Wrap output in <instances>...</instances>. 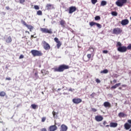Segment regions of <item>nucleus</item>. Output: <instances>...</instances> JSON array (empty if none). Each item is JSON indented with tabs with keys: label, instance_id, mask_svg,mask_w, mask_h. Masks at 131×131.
<instances>
[{
	"label": "nucleus",
	"instance_id": "3c124183",
	"mask_svg": "<svg viewBox=\"0 0 131 131\" xmlns=\"http://www.w3.org/2000/svg\"><path fill=\"white\" fill-rule=\"evenodd\" d=\"M113 82L114 83H116V82H117V80H116V79H114V80H113Z\"/></svg>",
	"mask_w": 131,
	"mask_h": 131
},
{
	"label": "nucleus",
	"instance_id": "c03bdc74",
	"mask_svg": "<svg viewBox=\"0 0 131 131\" xmlns=\"http://www.w3.org/2000/svg\"><path fill=\"white\" fill-rule=\"evenodd\" d=\"M19 3L21 4H23L24 3H25V0H19Z\"/></svg>",
	"mask_w": 131,
	"mask_h": 131
},
{
	"label": "nucleus",
	"instance_id": "4d7b16f0",
	"mask_svg": "<svg viewBox=\"0 0 131 131\" xmlns=\"http://www.w3.org/2000/svg\"><path fill=\"white\" fill-rule=\"evenodd\" d=\"M122 88H126L127 85L126 84L122 85Z\"/></svg>",
	"mask_w": 131,
	"mask_h": 131
},
{
	"label": "nucleus",
	"instance_id": "864d4df0",
	"mask_svg": "<svg viewBox=\"0 0 131 131\" xmlns=\"http://www.w3.org/2000/svg\"><path fill=\"white\" fill-rule=\"evenodd\" d=\"M103 125H106L107 124V121H104L103 123Z\"/></svg>",
	"mask_w": 131,
	"mask_h": 131
},
{
	"label": "nucleus",
	"instance_id": "1a4fd4ad",
	"mask_svg": "<svg viewBox=\"0 0 131 131\" xmlns=\"http://www.w3.org/2000/svg\"><path fill=\"white\" fill-rule=\"evenodd\" d=\"M72 102L74 104H80L82 102V100L79 98H74L72 100Z\"/></svg>",
	"mask_w": 131,
	"mask_h": 131
},
{
	"label": "nucleus",
	"instance_id": "bb28decb",
	"mask_svg": "<svg viewBox=\"0 0 131 131\" xmlns=\"http://www.w3.org/2000/svg\"><path fill=\"white\" fill-rule=\"evenodd\" d=\"M118 116L119 117H124V116H125V114H124V113L121 112L119 113Z\"/></svg>",
	"mask_w": 131,
	"mask_h": 131
},
{
	"label": "nucleus",
	"instance_id": "774afa93",
	"mask_svg": "<svg viewBox=\"0 0 131 131\" xmlns=\"http://www.w3.org/2000/svg\"><path fill=\"white\" fill-rule=\"evenodd\" d=\"M129 131H131V128L129 130Z\"/></svg>",
	"mask_w": 131,
	"mask_h": 131
},
{
	"label": "nucleus",
	"instance_id": "39448f33",
	"mask_svg": "<svg viewBox=\"0 0 131 131\" xmlns=\"http://www.w3.org/2000/svg\"><path fill=\"white\" fill-rule=\"evenodd\" d=\"M127 3V0H117L116 2V5L118 7H123L125 4Z\"/></svg>",
	"mask_w": 131,
	"mask_h": 131
},
{
	"label": "nucleus",
	"instance_id": "a18cd8bd",
	"mask_svg": "<svg viewBox=\"0 0 131 131\" xmlns=\"http://www.w3.org/2000/svg\"><path fill=\"white\" fill-rule=\"evenodd\" d=\"M96 82L97 83H100V82H101V80H100V79H96Z\"/></svg>",
	"mask_w": 131,
	"mask_h": 131
},
{
	"label": "nucleus",
	"instance_id": "4be33fe9",
	"mask_svg": "<svg viewBox=\"0 0 131 131\" xmlns=\"http://www.w3.org/2000/svg\"><path fill=\"white\" fill-rule=\"evenodd\" d=\"M7 96V94L5 91H1L0 92V97H4Z\"/></svg>",
	"mask_w": 131,
	"mask_h": 131
},
{
	"label": "nucleus",
	"instance_id": "e433bc0d",
	"mask_svg": "<svg viewBox=\"0 0 131 131\" xmlns=\"http://www.w3.org/2000/svg\"><path fill=\"white\" fill-rule=\"evenodd\" d=\"M21 23H22V24H23V25H24L25 26H26V27L27 26V25H28L27 24V23H26V22H25V21H24V20H21Z\"/></svg>",
	"mask_w": 131,
	"mask_h": 131
},
{
	"label": "nucleus",
	"instance_id": "680f3d73",
	"mask_svg": "<svg viewBox=\"0 0 131 131\" xmlns=\"http://www.w3.org/2000/svg\"><path fill=\"white\" fill-rule=\"evenodd\" d=\"M119 90H122V88L119 87Z\"/></svg>",
	"mask_w": 131,
	"mask_h": 131
},
{
	"label": "nucleus",
	"instance_id": "7c9ffc66",
	"mask_svg": "<svg viewBox=\"0 0 131 131\" xmlns=\"http://www.w3.org/2000/svg\"><path fill=\"white\" fill-rule=\"evenodd\" d=\"M111 14L112 16H117V15H118V13H117V12L116 11H113Z\"/></svg>",
	"mask_w": 131,
	"mask_h": 131
},
{
	"label": "nucleus",
	"instance_id": "a19ab883",
	"mask_svg": "<svg viewBox=\"0 0 131 131\" xmlns=\"http://www.w3.org/2000/svg\"><path fill=\"white\" fill-rule=\"evenodd\" d=\"M34 9L35 10H39V7L37 5H35Z\"/></svg>",
	"mask_w": 131,
	"mask_h": 131
},
{
	"label": "nucleus",
	"instance_id": "de8ad7c7",
	"mask_svg": "<svg viewBox=\"0 0 131 131\" xmlns=\"http://www.w3.org/2000/svg\"><path fill=\"white\" fill-rule=\"evenodd\" d=\"M24 58V55L21 54L19 57V59H23Z\"/></svg>",
	"mask_w": 131,
	"mask_h": 131
},
{
	"label": "nucleus",
	"instance_id": "f257e3e1",
	"mask_svg": "<svg viewBox=\"0 0 131 131\" xmlns=\"http://www.w3.org/2000/svg\"><path fill=\"white\" fill-rule=\"evenodd\" d=\"M69 69V66L61 64L58 68H54V72H63L64 70Z\"/></svg>",
	"mask_w": 131,
	"mask_h": 131
},
{
	"label": "nucleus",
	"instance_id": "ea45409f",
	"mask_svg": "<svg viewBox=\"0 0 131 131\" xmlns=\"http://www.w3.org/2000/svg\"><path fill=\"white\" fill-rule=\"evenodd\" d=\"M92 98H94L96 96V93L93 92L92 94L90 95Z\"/></svg>",
	"mask_w": 131,
	"mask_h": 131
},
{
	"label": "nucleus",
	"instance_id": "a878e982",
	"mask_svg": "<svg viewBox=\"0 0 131 131\" xmlns=\"http://www.w3.org/2000/svg\"><path fill=\"white\" fill-rule=\"evenodd\" d=\"M31 106L32 107V109H37V108H38V106L35 104H31Z\"/></svg>",
	"mask_w": 131,
	"mask_h": 131
},
{
	"label": "nucleus",
	"instance_id": "9b49d317",
	"mask_svg": "<svg viewBox=\"0 0 131 131\" xmlns=\"http://www.w3.org/2000/svg\"><path fill=\"white\" fill-rule=\"evenodd\" d=\"M75 11H76V7L75 6H72L69 8V14H72Z\"/></svg>",
	"mask_w": 131,
	"mask_h": 131
},
{
	"label": "nucleus",
	"instance_id": "338daca9",
	"mask_svg": "<svg viewBox=\"0 0 131 131\" xmlns=\"http://www.w3.org/2000/svg\"><path fill=\"white\" fill-rule=\"evenodd\" d=\"M42 95H43V94H44V93H43V92H42Z\"/></svg>",
	"mask_w": 131,
	"mask_h": 131
},
{
	"label": "nucleus",
	"instance_id": "7ed1b4c3",
	"mask_svg": "<svg viewBox=\"0 0 131 131\" xmlns=\"http://www.w3.org/2000/svg\"><path fill=\"white\" fill-rule=\"evenodd\" d=\"M31 53L33 57H40L42 56V52L41 51L32 50L31 51Z\"/></svg>",
	"mask_w": 131,
	"mask_h": 131
},
{
	"label": "nucleus",
	"instance_id": "20e7f679",
	"mask_svg": "<svg viewBox=\"0 0 131 131\" xmlns=\"http://www.w3.org/2000/svg\"><path fill=\"white\" fill-rule=\"evenodd\" d=\"M40 31L42 33H49V34H53V30L52 29H48L46 28H41Z\"/></svg>",
	"mask_w": 131,
	"mask_h": 131
},
{
	"label": "nucleus",
	"instance_id": "6e6d98bb",
	"mask_svg": "<svg viewBox=\"0 0 131 131\" xmlns=\"http://www.w3.org/2000/svg\"><path fill=\"white\" fill-rule=\"evenodd\" d=\"M6 10H10V7L7 6V7H6Z\"/></svg>",
	"mask_w": 131,
	"mask_h": 131
},
{
	"label": "nucleus",
	"instance_id": "6ab92c4d",
	"mask_svg": "<svg viewBox=\"0 0 131 131\" xmlns=\"http://www.w3.org/2000/svg\"><path fill=\"white\" fill-rule=\"evenodd\" d=\"M117 125H118V124L115 122H111L110 124V126L111 127H117Z\"/></svg>",
	"mask_w": 131,
	"mask_h": 131
},
{
	"label": "nucleus",
	"instance_id": "aec40b11",
	"mask_svg": "<svg viewBox=\"0 0 131 131\" xmlns=\"http://www.w3.org/2000/svg\"><path fill=\"white\" fill-rule=\"evenodd\" d=\"M41 73L43 74V76H45V75H47V74H49V71H46V70H42L41 71Z\"/></svg>",
	"mask_w": 131,
	"mask_h": 131
},
{
	"label": "nucleus",
	"instance_id": "f03ea898",
	"mask_svg": "<svg viewBox=\"0 0 131 131\" xmlns=\"http://www.w3.org/2000/svg\"><path fill=\"white\" fill-rule=\"evenodd\" d=\"M116 47L117 48V51L120 53H125L127 51L126 47L122 46V44L120 41L117 42Z\"/></svg>",
	"mask_w": 131,
	"mask_h": 131
},
{
	"label": "nucleus",
	"instance_id": "4c0bfd02",
	"mask_svg": "<svg viewBox=\"0 0 131 131\" xmlns=\"http://www.w3.org/2000/svg\"><path fill=\"white\" fill-rule=\"evenodd\" d=\"M54 41H55V42H56V43H57L58 42H60V40H59V39L57 37L54 38Z\"/></svg>",
	"mask_w": 131,
	"mask_h": 131
},
{
	"label": "nucleus",
	"instance_id": "423d86ee",
	"mask_svg": "<svg viewBox=\"0 0 131 131\" xmlns=\"http://www.w3.org/2000/svg\"><path fill=\"white\" fill-rule=\"evenodd\" d=\"M121 33H122V29L120 28H116L113 30V34L118 35V34H120Z\"/></svg>",
	"mask_w": 131,
	"mask_h": 131
},
{
	"label": "nucleus",
	"instance_id": "0eeeda50",
	"mask_svg": "<svg viewBox=\"0 0 131 131\" xmlns=\"http://www.w3.org/2000/svg\"><path fill=\"white\" fill-rule=\"evenodd\" d=\"M42 44H43V47L44 50H46V51H48L49 50H50L51 46H50V44H49L46 41H42Z\"/></svg>",
	"mask_w": 131,
	"mask_h": 131
},
{
	"label": "nucleus",
	"instance_id": "5fc2aeb1",
	"mask_svg": "<svg viewBox=\"0 0 131 131\" xmlns=\"http://www.w3.org/2000/svg\"><path fill=\"white\" fill-rule=\"evenodd\" d=\"M73 91H74V89H72V88H70V89L69 90V92H73Z\"/></svg>",
	"mask_w": 131,
	"mask_h": 131
},
{
	"label": "nucleus",
	"instance_id": "0e129e2a",
	"mask_svg": "<svg viewBox=\"0 0 131 131\" xmlns=\"http://www.w3.org/2000/svg\"><path fill=\"white\" fill-rule=\"evenodd\" d=\"M113 82V81H111V84H112Z\"/></svg>",
	"mask_w": 131,
	"mask_h": 131
},
{
	"label": "nucleus",
	"instance_id": "dca6fc26",
	"mask_svg": "<svg viewBox=\"0 0 131 131\" xmlns=\"http://www.w3.org/2000/svg\"><path fill=\"white\" fill-rule=\"evenodd\" d=\"M103 106L105 108H111V104L108 101H105L103 103Z\"/></svg>",
	"mask_w": 131,
	"mask_h": 131
},
{
	"label": "nucleus",
	"instance_id": "ddd939ff",
	"mask_svg": "<svg viewBox=\"0 0 131 131\" xmlns=\"http://www.w3.org/2000/svg\"><path fill=\"white\" fill-rule=\"evenodd\" d=\"M5 41L7 43H11V42L13 41V40L12 39V37H11V36L7 37L5 39Z\"/></svg>",
	"mask_w": 131,
	"mask_h": 131
},
{
	"label": "nucleus",
	"instance_id": "f3484780",
	"mask_svg": "<svg viewBox=\"0 0 131 131\" xmlns=\"http://www.w3.org/2000/svg\"><path fill=\"white\" fill-rule=\"evenodd\" d=\"M68 129V127L64 124H62L61 126L60 130V131H67Z\"/></svg>",
	"mask_w": 131,
	"mask_h": 131
},
{
	"label": "nucleus",
	"instance_id": "b1692460",
	"mask_svg": "<svg viewBox=\"0 0 131 131\" xmlns=\"http://www.w3.org/2000/svg\"><path fill=\"white\" fill-rule=\"evenodd\" d=\"M91 57H92V55L91 54H88L87 55V57H88V59H87V60L84 59V61L85 62H89V61H90V60H91Z\"/></svg>",
	"mask_w": 131,
	"mask_h": 131
},
{
	"label": "nucleus",
	"instance_id": "393cba45",
	"mask_svg": "<svg viewBox=\"0 0 131 131\" xmlns=\"http://www.w3.org/2000/svg\"><path fill=\"white\" fill-rule=\"evenodd\" d=\"M108 72H109V71H108V70H107V69H105L103 71H101L100 72V73H103L104 74H107V73H108Z\"/></svg>",
	"mask_w": 131,
	"mask_h": 131
},
{
	"label": "nucleus",
	"instance_id": "473e14b6",
	"mask_svg": "<svg viewBox=\"0 0 131 131\" xmlns=\"http://www.w3.org/2000/svg\"><path fill=\"white\" fill-rule=\"evenodd\" d=\"M57 49H60V47H61V46H62V43H61V41H60L57 42Z\"/></svg>",
	"mask_w": 131,
	"mask_h": 131
},
{
	"label": "nucleus",
	"instance_id": "412c9836",
	"mask_svg": "<svg viewBox=\"0 0 131 131\" xmlns=\"http://www.w3.org/2000/svg\"><path fill=\"white\" fill-rule=\"evenodd\" d=\"M59 114V113H56V112H55L54 111H53L52 112V114L53 116V118H58V114Z\"/></svg>",
	"mask_w": 131,
	"mask_h": 131
},
{
	"label": "nucleus",
	"instance_id": "bf43d9fd",
	"mask_svg": "<svg viewBox=\"0 0 131 131\" xmlns=\"http://www.w3.org/2000/svg\"><path fill=\"white\" fill-rule=\"evenodd\" d=\"M2 14L5 16V15H6V12H2Z\"/></svg>",
	"mask_w": 131,
	"mask_h": 131
},
{
	"label": "nucleus",
	"instance_id": "4468645a",
	"mask_svg": "<svg viewBox=\"0 0 131 131\" xmlns=\"http://www.w3.org/2000/svg\"><path fill=\"white\" fill-rule=\"evenodd\" d=\"M104 119V118H103V116H96L95 117V120L98 122L102 121Z\"/></svg>",
	"mask_w": 131,
	"mask_h": 131
},
{
	"label": "nucleus",
	"instance_id": "72a5a7b5",
	"mask_svg": "<svg viewBox=\"0 0 131 131\" xmlns=\"http://www.w3.org/2000/svg\"><path fill=\"white\" fill-rule=\"evenodd\" d=\"M95 20H96V21H98V20H101V17H100V16H96L95 17Z\"/></svg>",
	"mask_w": 131,
	"mask_h": 131
},
{
	"label": "nucleus",
	"instance_id": "37998d69",
	"mask_svg": "<svg viewBox=\"0 0 131 131\" xmlns=\"http://www.w3.org/2000/svg\"><path fill=\"white\" fill-rule=\"evenodd\" d=\"M127 50H131V44H129L128 46L126 47Z\"/></svg>",
	"mask_w": 131,
	"mask_h": 131
},
{
	"label": "nucleus",
	"instance_id": "cd10ccee",
	"mask_svg": "<svg viewBox=\"0 0 131 131\" xmlns=\"http://www.w3.org/2000/svg\"><path fill=\"white\" fill-rule=\"evenodd\" d=\"M97 23H95L94 21H91L89 23V25L91 27H93V26H94V25H96Z\"/></svg>",
	"mask_w": 131,
	"mask_h": 131
},
{
	"label": "nucleus",
	"instance_id": "09e8293b",
	"mask_svg": "<svg viewBox=\"0 0 131 131\" xmlns=\"http://www.w3.org/2000/svg\"><path fill=\"white\" fill-rule=\"evenodd\" d=\"M103 54H108V51L107 50H103Z\"/></svg>",
	"mask_w": 131,
	"mask_h": 131
},
{
	"label": "nucleus",
	"instance_id": "e2e57ef3",
	"mask_svg": "<svg viewBox=\"0 0 131 131\" xmlns=\"http://www.w3.org/2000/svg\"><path fill=\"white\" fill-rule=\"evenodd\" d=\"M31 37L33 38V37H34V36L33 35H32L31 36Z\"/></svg>",
	"mask_w": 131,
	"mask_h": 131
},
{
	"label": "nucleus",
	"instance_id": "13d9d810",
	"mask_svg": "<svg viewBox=\"0 0 131 131\" xmlns=\"http://www.w3.org/2000/svg\"><path fill=\"white\" fill-rule=\"evenodd\" d=\"M26 33H28V34H30V33L28 31H26Z\"/></svg>",
	"mask_w": 131,
	"mask_h": 131
},
{
	"label": "nucleus",
	"instance_id": "9d476101",
	"mask_svg": "<svg viewBox=\"0 0 131 131\" xmlns=\"http://www.w3.org/2000/svg\"><path fill=\"white\" fill-rule=\"evenodd\" d=\"M57 123H56V121H55V125H51L49 127V131H55L57 130Z\"/></svg>",
	"mask_w": 131,
	"mask_h": 131
},
{
	"label": "nucleus",
	"instance_id": "69168bd1",
	"mask_svg": "<svg viewBox=\"0 0 131 131\" xmlns=\"http://www.w3.org/2000/svg\"><path fill=\"white\" fill-rule=\"evenodd\" d=\"M57 91H61V89H58Z\"/></svg>",
	"mask_w": 131,
	"mask_h": 131
},
{
	"label": "nucleus",
	"instance_id": "2eb2a0df",
	"mask_svg": "<svg viewBox=\"0 0 131 131\" xmlns=\"http://www.w3.org/2000/svg\"><path fill=\"white\" fill-rule=\"evenodd\" d=\"M129 23V21H128V19H125L123 20H122L121 24H122L123 26L127 25Z\"/></svg>",
	"mask_w": 131,
	"mask_h": 131
},
{
	"label": "nucleus",
	"instance_id": "f8f14e48",
	"mask_svg": "<svg viewBox=\"0 0 131 131\" xmlns=\"http://www.w3.org/2000/svg\"><path fill=\"white\" fill-rule=\"evenodd\" d=\"M59 24L62 28L66 27V21L64 19H61L59 21Z\"/></svg>",
	"mask_w": 131,
	"mask_h": 131
},
{
	"label": "nucleus",
	"instance_id": "a211bd4d",
	"mask_svg": "<svg viewBox=\"0 0 131 131\" xmlns=\"http://www.w3.org/2000/svg\"><path fill=\"white\" fill-rule=\"evenodd\" d=\"M121 85V83H118L115 84L114 85L112 86L111 88V90H115V89H117L119 85Z\"/></svg>",
	"mask_w": 131,
	"mask_h": 131
},
{
	"label": "nucleus",
	"instance_id": "c9c22d12",
	"mask_svg": "<svg viewBox=\"0 0 131 131\" xmlns=\"http://www.w3.org/2000/svg\"><path fill=\"white\" fill-rule=\"evenodd\" d=\"M92 4L95 5L96 3H98V0H91Z\"/></svg>",
	"mask_w": 131,
	"mask_h": 131
},
{
	"label": "nucleus",
	"instance_id": "603ef678",
	"mask_svg": "<svg viewBox=\"0 0 131 131\" xmlns=\"http://www.w3.org/2000/svg\"><path fill=\"white\" fill-rule=\"evenodd\" d=\"M12 79L10 77L6 78V80H11Z\"/></svg>",
	"mask_w": 131,
	"mask_h": 131
},
{
	"label": "nucleus",
	"instance_id": "58836bf2",
	"mask_svg": "<svg viewBox=\"0 0 131 131\" xmlns=\"http://www.w3.org/2000/svg\"><path fill=\"white\" fill-rule=\"evenodd\" d=\"M96 25L98 28H102V25L101 24L96 23Z\"/></svg>",
	"mask_w": 131,
	"mask_h": 131
},
{
	"label": "nucleus",
	"instance_id": "79ce46f5",
	"mask_svg": "<svg viewBox=\"0 0 131 131\" xmlns=\"http://www.w3.org/2000/svg\"><path fill=\"white\" fill-rule=\"evenodd\" d=\"M35 76L36 78H38V77H39L38 76V72H36V73H35Z\"/></svg>",
	"mask_w": 131,
	"mask_h": 131
},
{
	"label": "nucleus",
	"instance_id": "2f4dec72",
	"mask_svg": "<svg viewBox=\"0 0 131 131\" xmlns=\"http://www.w3.org/2000/svg\"><path fill=\"white\" fill-rule=\"evenodd\" d=\"M106 5H107V2L106 1H102L101 3V6H106Z\"/></svg>",
	"mask_w": 131,
	"mask_h": 131
},
{
	"label": "nucleus",
	"instance_id": "c756f323",
	"mask_svg": "<svg viewBox=\"0 0 131 131\" xmlns=\"http://www.w3.org/2000/svg\"><path fill=\"white\" fill-rule=\"evenodd\" d=\"M37 15L38 16H41V15H42V11H41V10H38L37 12Z\"/></svg>",
	"mask_w": 131,
	"mask_h": 131
},
{
	"label": "nucleus",
	"instance_id": "c85d7f7f",
	"mask_svg": "<svg viewBox=\"0 0 131 131\" xmlns=\"http://www.w3.org/2000/svg\"><path fill=\"white\" fill-rule=\"evenodd\" d=\"M52 4H47L46 6L47 10H51V9H52Z\"/></svg>",
	"mask_w": 131,
	"mask_h": 131
},
{
	"label": "nucleus",
	"instance_id": "5701e85b",
	"mask_svg": "<svg viewBox=\"0 0 131 131\" xmlns=\"http://www.w3.org/2000/svg\"><path fill=\"white\" fill-rule=\"evenodd\" d=\"M27 28H28V29H29L30 31H32V30L33 29L34 27L33 26L30 25H28L26 26Z\"/></svg>",
	"mask_w": 131,
	"mask_h": 131
},
{
	"label": "nucleus",
	"instance_id": "8fccbe9b",
	"mask_svg": "<svg viewBox=\"0 0 131 131\" xmlns=\"http://www.w3.org/2000/svg\"><path fill=\"white\" fill-rule=\"evenodd\" d=\"M41 131H48V130H47V128H43L41 129Z\"/></svg>",
	"mask_w": 131,
	"mask_h": 131
},
{
	"label": "nucleus",
	"instance_id": "6e6552de",
	"mask_svg": "<svg viewBox=\"0 0 131 131\" xmlns=\"http://www.w3.org/2000/svg\"><path fill=\"white\" fill-rule=\"evenodd\" d=\"M127 122L125 123L124 125V127L126 130H128L131 127V120H128Z\"/></svg>",
	"mask_w": 131,
	"mask_h": 131
},
{
	"label": "nucleus",
	"instance_id": "052dcab7",
	"mask_svg": "<svg viewBox=\"0 0 131 131\" xmlns=\"http://www.w3.org/2000/svg\"><path fill=\"white\" fill-rule=\"evenodd\" d=\"M105 126H106V127H109V126H110V125H106Z\"/></svg>",
	"mask_w": 131,
	"mask_h": 131
},
{
	"label": "nucleus",
	"instance_id": "f704fd0d",
	"mask_svg": "<svg viewBox=\"0 0 131 131\" xmlns=\"http://www.w3.org/2000/svg\"><path fill=\"white\" fill-rule=\"evenodd\" d=\"M47 120V117H43L41 118V122H45Z\"/></svg>",
	"mask_w": 131,
	"mask_h": 131
},
{
	"label": "nucleus",
	"instance_id": "49530a36",
	"mask_svg": "<svg viewBox=\"0 0 131 131\" xmlns=\"http://www.w3.org/2000/svg\"><path fill=\"white\" fill-rule=\"evenodd\" d=\"M92 111H93V112H97V109H96L95 108H92Z\"/></svg>",
	"mask_w": 131,
	"mask_h": 131
}]
</instances>
